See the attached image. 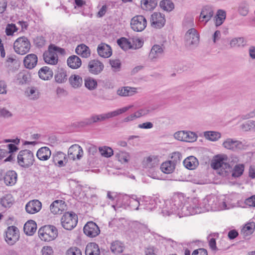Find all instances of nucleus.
I'll use <instances>...</instances> for the list:
<instances>
[{
    "instance_id": "41",
    "label": "nucleus",
    "mask_w": 255,
    "mask_h": 255,
    "mask_svg": "<svg viewBox=\"0 0 255 255\" xmlns=\"http://www.w3.org/2000/svg\"><path fill=\"white\" fill-rule=\"evenodd\" d=\"M175 168L174 163L170 160L163 162L160 166L161 171L165 174H169L173 172Z\"/></svg>"
},
{
    "instance_id": "25",
    "label": "nucleus",
    "mask_w": 255,
    "mask_h": 255,
    "mask_svg": "<svg viewBox=\"0 0 255 255\" xmlns=\"http://www.w3.org/2000/svg\"><path fill=\"white\" fill-rule=\"evenodd\" d=\"M158 0H141L140 5L142 9L146 11H152L157 6Z\"/></svg>"
},
{
    "instance_id": "47",
    "label": "nucleus",
    "mask_w": 255,
    "mask_h": 255,
    "mask_svg": "<svg viewBox=\"0 0 255 255\" xmlns=\"http://www.w3.org/2000/svg\"><path fill=\"white\" fill-rule=\"evenodd\" d=\"M205 137L211 141H216L221 137V134L219 132L214 131H206L204 132Z\"/></svg>"
},
{
    "instance_id": "46",
    "label": "nucleus",
    "mask_w": 255,
    "mask_h": 255,
    "mask_svg": "<svg viewBox=\"0 0 255 255\" xmlns=\"http://www.w3.org/2000/svg\"><path fill=\"white\" fill-rule=\"evenodd\" d=\"M255 229V224L254 222L246 224L241 230V234L245 236H248L253 233Z\"/></svg>"
},
{
    "instance_id": "9",
    "label": "nucleus",
    "mask_w": 255,
    "mask_h": 255,
    "mask_svg": "<svg viewBox=\"0 0 255 255\" xmlns=\"http://www.w3.org/2000/svg\"><path fill=\"white\" fill-rule=\"evenodd\" d=\"M78 223V216L73 212H66L61 217V223L62 226L67 230L74 229Z\"/></svg>"
},
{
    "instance_id": "20",
    "label": "nucleus",
    "mask_w": 255,
    "mask_h": 255,
    "mask_svg": "<svg viewBox=\"0 0 255 255\" xmlns=\"http://www.w3.org/2000/svg\"><path fill=\"white\" fill-rule=\"evenodd\" d=\"M99 55L103 58H109L112 54L111 47L105 43H100L97 47Z\"/></svg>"
},
{
    "instance_id": "12",
    "label": "nucleus",
    "mask_w": 255,
    "mask_h": 255,
    "mask_svg": "<svg viewBox=\"0 0 255 255\" xmlns=\"http://www.w3.org/2000/svg\"><path fill=\"white\" fill-rule=\"evenodd\" d=\"M5 241L10 246L14 245L19 239V231L14 226H9L5 232Z\"/></svg>"
},
{
    "instance_id": "11",
    "label": "nucleus",
    "mask_w": 255,
    "mask_h": 255,
    "mask_svg": "<svg viewBox=\"0 0 255 255\" xmlns=\"http://www.w3.org/2000/svg\"><path fill=\"white\" fill-rule=\"evenodd\" d=\"M185 45L190 49L196 47L199 42V34L195 28H191L186 32L185 36Z\"/></svg>"
},
{
    "instance_id": "29",
    "label": "nucleus",
    "mask_w": 255,
    "mask_h": 255,
    "mask_svg": "<svg viewBox=\"0 0 255 255\" xmlns=\"http://www.w3.org/2000/svg\"><path fill=\"white\" fill-rule=\"evenodd\" d=\"M67 63L68 66L73 69H78L82 64L81 59L76 55L70 56L67 59Z\"/></svg>"
},
{
    "instance_id": "35",
    "label": "nucleus",
    "mask_w": 255,
    "mask_h": 255,
    "mask_svg": "<svg viewBox=\"0 0 255 255\" xmlns=\"http://www.w3.org/2000/svg\"><path fill=\"white\" fill-rule=\"evenodd\" d=\"M158 160L156 156L151 155L147 157L143 161L144 167L150 168L155 167L158 164Z\"/></svg>"
},
{
    "instance_id": "55",
    "label": "nucleus",
    "mask_w": 255,
    "mask_h": 255,
    "mask_svg": "<svg viewBox=\"0 0 255 255\" xmlns=\"http://www.w3.org/2000/svg\"><path fill=\"white\" fill-rule=\"evenodd\" d=\"M218 234L214 233L213 234H210L208 236L207 239L209 242V245L211 249L213 251H216L217 248L216 247V242L215 238H212L213 236L215 237Z\"/></svg>"
},
{
    "instance_id": "33",
    "label": "nucleus",
    "mask_w": 255,
    "mask_h": 255,
    "mask_svg": "<svg viewBox=\"0 0 255 255\" xmlns=\"http://www.w3.org/2000/svg\"><path fill=\"white\" fill-rule=\"evenodd\" d=\"M157 204L154 199L147 198L145 201H141V208L147 211H152L156 208Z\"/></svg>"
},
{
    "instance_id": "6",
    "label": "nucleus",
    "mask_w": 255,
    "mask_h": 255,
    "mask_svg": "<svg viewBox=\"0 0 255 255\" xmlns=\"http://www.w3.org/2000/svg\"><path fill=\"white\" fill-rule=\"evenodd\" d=\"M211 166L214 169H220L219 174L223 176H227L231 169V166L227 162V157L216 155L212 160Z\"/></svg>"
},
{
    "instance_id": "13",
    "label": "nucleus",
    "mask_w": 255,
    "mask_h": 255,
    "mask_svg": "<svg viewBox=\"0 0 255 255\" xmlns=\"http://www.w3.org/2000/svg\"><path fill=\"white\" fill-rule=\"evenodd\" d=\"M146 25V19L141 15L134 16L130 20L131 28L134 31H142L145 28Z\"/></svg>"
},
{
    "instance_id": "38",
    "label": "nucleus",
    "mask_w": 255,
    "mask_h": 255,
    "mask_svg": "<svg viewBox=\"0 0 255 255\" xmlns=\"http://www.w3.org/2000/svg\"><path fill=\"white\" fill-rule=\"evenodd\" d=\"M128 206L130 208L133 210H137L139 207H141V201H139L137 196L135 195H132L128 200Z\"/></svg>"
},
{
    "instance_id": "44",
    "label": "nucleus",
    "mask_w": 255,
    "mask_h": 255,
    "mask_svg": "<svg viewBox=\"0 0 255 255\" xmlns=\"http://www.w3.org/2000/svg\"><path fill=\"white\" fill-rule=\"evenodd\" d=\"M247 43V41L244 37H237L234 38L231 40L230 45L231 47H243L246 45Z\"/></svg>"
},
{
    "instance_id": "31",
    "label": "nucleus",
    "mask_w": 255,
    "mask_h": 255,
    "mask_svg": "<svg viewBox=\"0 0 255 255\" xmlns=\"http://www.w3.org/2000/svg\"><path fill=\"white\" fill-rule=\"evenodd\" d=\"M183 163L187 169L192 170L198 165V161L195 157L190 156L185 158Z\"/></svg>"
},
{
    "instance_id": "52",
    "label": "nucleus",
    "mask_w": 255,
    "mask_h": 255,
    "mask_svg": "<svg viewBox=\"0 0 255 255\" xmlns=\"http://www.w3.org/2000/svg\"><path fill=\"white\" fill-rule=\"evenodd\" d=\"M99 150L101 154L106 157H111L114 154V151L112 148L105 146L104 147H100Z\"/></svg>"
},
{
    "instance_id": "7",
    "label": "nucleus",
    "mask_w": 255,
    "mask_h": 255,
    "mask_svg": "<svg viewBox=\"0 0 255 255\" xmlns=\"http://www.w3.org/2000/svg\"><path fill=\"white\" fill-rule=\"evenodd\" d=\"M38 235L41 240L49 242L54 240L58 236V231L53 225H45L38 230Z\"/></svg>"
},
{
    "instance_id": "23",
    "label": "nucleus",
    "mask_w": 255,
    "mask_h": 255,
    "mask_svg": "<svg viewBox=\"0 0 255 255\" xmlns=\"http://www.w3.org/2000/svg\"><path fill=\"white\" fill-rule=\"evenodd\" d=\"M214 11L209 6H204L200 13L199 19L201 21L207 22L213 16Z\"/></svg>"
},
{
    "instance_id": "26",
    "label": "nucleus",
    "mask_w": 255,
    "mask_h": 255,
    "mask_svg": "<svg viewBox=\"0 0 255 255\" xmlns=\"http://www.w3.org/2000/svg\"><path fill=\"white\" fill-rule=\"evenodd\" d=\"M85 255H100V250L98 244L95 243H88L85 249Z\"/></svg>"
},
{
    "instance_id": "62",
    "label": "nucleus",
    "mask_w": 255,
    "mask_h": 255,
    "mask_svg": "<svg viewBox=\"0 0 255 255\" xmlns=\"http://www.w3.org/2000/svg\"><path fill=\"white\" fill-rule=\"evenodd\" d=\"M34 43L37 47H42L45 44V40L44 37L38 36L34 39Z\"/></svg>"
},
{
    "instance_id": "1",
    "label": "nucleus",
    "mask_w": 255,
    "mask_h": 255,
    "mask_svg": "<svg viewBox=\"0 0 255 255\" xmlns=\"http://www.w3.org/2000/svg\"><path fill=\"white\" fill-rule=\"evenodd\" d=\"M186 199L182 193L174 194L170 200L164 202L161 213L163 216L176 215L181 218L183 217L184 203Z\"/></svg>"
},
{
    "instance_id": "64",
    "label": "nucleus",
    "mask_w": 255,
    "mask_h": 255,
    "mask_svg": "<svg viewBox=\"0 0 255 255\" xmlns=\"http://www.w3.org/2000/svg\"><path fill=\"white\" fill-rule=\"evenodd\" d=\"M42 255H53V251L50 246H44L41 250Z\"/></svg>"
},
{
    "instance_id": "36",
    "label": "nucleus",
    "mask_w": 255,
    "mask_h": 255,
    "mask_svg": "<svg viewBox=\"0 0 255 255\" xmlns=\"http://www.w3.org/2000/svg\"><path fill=\"white\" fill-rule=\"evenodd\" d=\"M69 81L74 88L80 87L83 83L82 78L78 75H72L69 78Z\"/></svg>"
},
{
    "instance_id": "37",
    "label": "nucleus",
    "mask_w": 255,
    "mask_h": 255,
    "mask_svg": "<svg viewBox=\"0 0 255 255\" xmlns=\"http://www.w3.org/2000/svg\"><path fill=\"white\" fill-rule=\"evenodd\" d=\"M240 144H241V142L239 141L232 138H228L223 143V145L225 148L232 150L236 149Z\"/></svg>"
},
{
    "instance_id": "32",
    "label": "nucleus",
    "mask_w": 255,
    "mask_h": 255,
    "mask_svg": "<svg viewBox=\"0 0 255 255\" xmlns=\"http://www.w3.org/2000/svg\"><path fill=\"white\" fill-rule=\"evenodd\" d=\"M76 53L83 58H87L90 56L89 48L84 44L79 45L75 49Z\"/></svg>"
},
{
    "instance_id": "50",
    "label": "nucleus",
    "mask_w": 255,
    "mask_h": 255,
    "mask_svg": "<svg viewBox=\"0 0 255 255\" xmlns=\"http://www.w3.org/2000/svg\"><path fill=\"white\" fill-rule=\"evenodd\" d=\"M244 167L243 164L236 165L233 169L232 176L235 178L241 176L244 171Z\"/></svg>"
},
{
    "instance_id": "30",
    "label": "nucleus",
    "mask_w": 255,
    "mask_h": 255,
    "mask_svg": "<svg viewBox=\"0 0 255 255\" xmlns=\"http://www.w3.org/2000/svg\"><path fill=\"white\" fill-rule=\"evenodd\" d=\"M53 71L47 66H44L40 68L38 71V75L40 79L48 80L53 76Z\"/></svg>"
},
{
    "instance_id": "42",
    "label": "nucleus",
    "mask_w": 255,
    "mask_h": 255,
    "mask_svg": "<svg viewBox=\"0 0 255 255\" xmlns=\"http://www.w3.org/2000/svg\"><path fill=\"white\" fill-rule=\"evenodd\" d=\"M110 249L112 253L118 255L123 252L124 246L121 242L116 241L112 243Z\"/></svg>"
},
{
    "instance_id": "53",
    "label": "nucleus",
    "mask_w": 255,
    "mask_h": 255,
    "mask_svg": "<svg viewBox=\"0 0 255 255\" xmlns=\"http://www.w3.org/2000/svg\"><path fill=\"white\" fill-rule=\"evenodd\" d=\"M242 128L245 131L255 130V121H249L243 124Z\"/></svg>"
},
{
    "instance_id": "40",
    "label": "nucleus",
    "mask_w": 255,
    "mask_h": 255,
    "mask_svg": "<svg viewBox=\"0 0 255 255\" xmlns=\"http://www.w3.org/2000/svg\"><path fill=\"white\" fill-rule=\"evenodd\" d=\"M135 89L129 87H124L117 90V93L121 96H131L135 93Z\"/></svg>"
},
{
    "instance_id": "60",
    "label": "nucleus",
    "mask_w": 255,
    "mask_h": 255,
    "mask_svg": "<svg viewBox=\"0 0 255 255\" xmlns=\"http://www.w3.org/2000/svg\"><path fill=\"white\" fill-rule=\"evenodd\" d=\"M66 255H82V252L78 248L73 247L66 251Z\"/></svg>"
},
{
    "instance_id": "49",
    "label": "nucleus",
    "mask_w": 255,
    "mask_h": 255,
    "mask_svg": "<svg viewBox=\"0 0 255 255\" xmlns=\"http://www.w3.org/2000/svg\"><path fill=\"white\" fill-rule=\"evenodd\" d=\"M118 44L121 47L122 49L124 50H127L131 47V45L130 42L125 37H122L117 40Z\"/></svg>"
},
{
    "instance_id": "56",
    "label": "nucleus",
    "mask_w": 255,
    "mask_h": 255,
    "mask_svg": "<svg viewBox=\"0 0 255 255\" xmlns=\"http://www.w3.org/2000/svg\"><path fill=\"white\" fill-rule=\"evenodd\" d=\"M171 160H170L176 166L179 163L182 159V155L179 152H175L172 154Z\"/></svg>"
},
{
    "instance_id": "27",
    "label": "nucleus",
    "mask_w": 255,
    "mask_h": 255,
    "mask_svg": "<svg viewBox=\"0 0 255 255\" xmlns=\"http://www.w3.org/2000/svg\"><path fill=\"white\" fill-rule=\"evenodd\" d=\"M37 229V224L33 220H29L26 222L23 227L25 234L28 236H32L35 232Z\"/></svg>"
},
{
    "instance_id": "48",
    "label": "nucleus",
    "mask_w": 255,
    "mask_h": 255,
    "mask_svg": "<svg viewBox=\"0 0 255 255\" xmlns=\"http://www.w3.org/2000/svg\"><path fill=\"white\" fill-rule=\"evenodd\" d=\"M215 18L216 26H218L221 25L226 18V12L222 9L218 10Z\"/></svg>"
},
{
    "instance_id": "63",
    "label": "nucleus",
    "mask_w": 255,
    "mask_h": 255,
    "mask_svg": "<svg viewBox=\"0 0 255 255\" xmlns=\"http://www.w3.org/2000/svg\"><path fill=\"white\" fill-rule=\"evenodd\" d=\"M12 116V113L5 108L0 109V117L3 118H8Z\"/></svg>"
},
{
    "instance_id": "2",
    "label": "nucleus",
    "mask_w": 255,
    "mask_h": 255,
    "mask_svg": "<svg viewBox=\"0 0 255 255\" xmlns=\"http://www.w3.org/2000/svg\"><path fill=\"white\" fill-rule=\"evenodd\" d=\"M131 106L125 107L115 111L99 115L93 114L90 117L84 119L81 122V125L83 126H90L98 122L106 121L107 119L115 117L128 111Z\"/></svg>"
},
{
    "instance_id": "15",
    "label": "nucleus",
    "mask_w": 255,
    "mask_h": 255,
    "mask_svg": "<svg viewBox=\"0 0 255 255\" xmlns=\"http://www.w3.org/2000/svg\"><path fill=\"white\" fill-rule=\"evenodd\" d=\"M83 231L87 236L93 238L97 236L100 233L98 225L94 222H88L84 227Z\"/></svg>"
},
{
    "instance_id": "39",
    "label": "nucleus",
    "mask_w": 255,
    "mask_h": 255,
    "mask_svg": "<svg viewBox=\"0 0 255 255\" xmlns=\"http://www.w3.org/2000/svg\"><path fill=\"white\" fill-rule=\"evenodd\" d=\"M159 6L162 10L167 12H170L174 8V4L171 0H161Z\"/></svg>"
},
{
    "instance_id": "22",
    "label": "nucleus",
    "mask_w": 255,
    "mask_h": 255,
    "mask_svg": "<svg viewBox=\"0 0 255 255\" xmlns=\"http://www.w3.org/2000/svg\"><path fill=\"white\" fill-rule=\"evenodd\" d=\"M65 206L64 201L61 200H57L50 205V209L54 214H60L64 210Z\"/></svg>"
},
{
    "instance_id": "3",
    "label": "nucleus",
    "mask_w": 255,
    "mask_h": 255,
    "mask_svg": "<svg viewBox=\"0 0 255 255\" xmlns=\"http://www.w3.org/2000/svg\"><path fill=\"white\" fill-rule=\"evenodd\" d=\"M202 212L205 211H217L227 209L225 201L220 202L215 195H210L204 198L202 202Z\"/></svg>"
},
{
    "instance_id": "58",
    "label": "nucleus",
    "mask_w": 255,
    "mask_h": 255,
    "mask_svg": "<svg viewBox=\"0 0 255 255\" xmlns=\"http://www.w3.org/2000/svg\"><path fill=\"white\" fill-rule=\"evenodd\" d=\"M17 30L15 24H8L5 28V32L7 35H12L13 33Z\"/></svg>"
},
{
    "instance_id": "51",
    "label": "nucleus",
    "mask_w": 255,
    "mask_h": 255,
    "mask_svg": "<svg viewBox=\"0 0 255 255\" xmlns=\"http://www.w3.org/2000/svg\"><path fill=\"white\" fill-rule=\"evenodd\" d=\"M85 86L89 90H92L96 88L97 82L94 79L87 78L85 80Z\"/></svg>"
},
{
    "instance_id": "28",
    "label": "nucleus",
    "mask_w": 255,
    "mask_h": 255,
    "mask_svg": "<svg viewBox=\"0 0 255 255\" xmlns=\"http://www.w3.org/2000/svg\"><path fill=\"white\" fill-rule=\"evenodd\" d=\"M51 155V150L46 146L42 147L39 148L37 151L36 156L40 160H48Z\"/></svg>"
},
{
    "instance_id": "24",
    "label": "nucleus",
    "mask_w": 255,
    "mask_h": 255,
    "mask_svg": "<svg viewBox=\"0 0 255 255\" xmlns=\"http://www.w3.org/2000/svg\"><path fill=\"white\" fill-rule=\"evenodd\" d=\"M164 52L163 45L155 44L152 47L149 54L150 59L153 60L161 57Z\"/></svg>"
},
{
    "instance_id": "45",
    "label": "nucleus",
    "mask_w": 255,
    "mask_h": 255,
    "mask_svg": "<svg viewBox=\"0 0 255 255\" xmlns=\"http://www.w3.org/2000/svg\"><path fill=\"white\" fill-rule=\"evenodd\" d=\"M55 80L58 83H65L67 80L66 71L63 69L58 70L55 75Z\"/></svg>"
},
{
    "instance_id": "17",
    "label": "nucleus",
    "mask_w": 255,
    "mask_h": 255,
    "mask_svg": "<svg viewBox=\"0 0 255 255\" xmlns=\"http://www.w3.org/2000/svg\"><path fill=\"white\" fill-rule=\"evenodd\" d=\"M104 67V64L98 60L90 61L88 65L89 72L94 75L100 73L103 71Z\"/></svg>"
},
{
    "instance_id": "59",
    "label": "nucleus",
    "mask_w": 255,
    "mask_h": 255,
    "mask_svg": "<svg viewBox=\"0 0 255 255\" xmlns=\"http://www.w3.org/2000/svg\"><path fill=\"white\" fill-rule=\"evenodd\" d=\"M239 12L243 16H246L249 12V6L246 3H242L239 7Z\"/></svg>"
},
{
    "instance_id": "16",
    "label": "nucleus",
    "mask_w": 255,
    "mask_h": 255,
    "mask_svg": "<svg viewBox=\"0 0 255 255\" xmlns=\"http://www.w3.org/2000/svg\"><path fill=\"white\" fill-rule=\"evenodd\" d=\"M83 154L82 148L78 144H74L68 149V156L69 159L73 160L80 159Z\"/></svg>"
},
{
    "instance_id": "8",
    "label": "nucleus",
    "mask_w": 255,
    "mask_h": 255,
    "mask_svg": "<svg viewBox=\"0 0 255 255\" xmlns=\"http://www.w3.org/2000/svg\"><path fill=\"white\" fill-rule=\"evenodd\" d=\"M17 159L18 165L23 168L29 167L33 164L34 161L33 153L27 149L20 151Z\"/></svg>"
},
{
    "instance_id": "61",
    "label": "nucleus",
    "mask_w": 255,
    "mask_h": 255,
    "mask_svg": "<svg viewBox=\"0 0 255 255\" xmlns=\"http://www.w3.org/2000/svg\"><path fill=\"white\" fill-rule=\"evenodd\" d=\"M186 131L182 130L179 131L174 133V137L180 141H185V137H186Z\"/></svg>"
},
{
    "instance_id": "57",
    "label": "nucleus",
    "mask_w": 255,
    "mask_h": 255,
    "mask_svg": "<svg viewBox=\"0 0 255 255\" xmlns=\"http://www.w3.org/2000/svg\"><path fill=\"white\" fill-rule=\"evenodd\" d=\"M185 137V142H193L197 139V136L196 134L190 131H186Z\"/></svg>"
},
{
    "instance_id": "10",
    "label": "nucleus",
    "mask_w": 255,
    "mask_h": 255,
    "mask_svg": "<svg viewBox=\"0 0 255 255\" xmlns=\"http://www.w3.org/2000/svg\"><path fill=\"white\" fill-rule=\"evenodd\" d=\"M30 47V41L25 36L18 38L13 43L15 52L20 55H24L28 52Z\"/></svg>"
},
{
    "instance_id": "34",
    "label": "nucleus",
    "mask_w": 255,
    "mask_h": 255,
    "mask_svg": "<svg viewBox=\"0 0 255 255\" xmlns=\"http://www.w3.org/2000/svg\"><path fill=\"white\" fill-rule=\"evenodd\" d=\"M14 200L12 195L7 194L4 195L0 199V204L4 208H10L13 204Z\"/></svg>"
},
{
    "instance_id": "21",
    "label": "nucleus",
    "mask_w": 255,
    "mask_h": 255,
    "mask_svg": "<svg viewBox=\"0 0 255 255\" xmlns=\"http://www.w3.org/2000/svg\"><path fill=\"white\" fill-rule=\"evenodd\" d=\"M17 175L13 170L7 171L3 177L4 182L7 186H12L16 183Z\"/></svg>"
},
{
    "instance_id": "19",
    "label": "nucleus",
    "mask_w": 255,
    "mask_h": 255,
    "mask_svg": "<svg viewBox=\"0 0 255 255\" xmlns=\"http://www.w3.org/2000/svg\"><path fill=\"white\" fill-rule=\"evenodd\" d=\"M38 61L37 56L35 54L27 55L23 59L24 66L29 69H32L37 65Z\"/></svg>"
},
{
    "instance_id": "18",
    "label": "nucleus",
    "mask_w": 255,
    "mask_h": 255,
    "mask_svg": "<svg viewBox=\"0 0 255 255\" xmlns=\"http://www.w3.org/2000/svg\"><path fill=\"white\" fill-rule=\"evenodd\" d=\"M42 204L38 200H33L28 202L25 206L27 213L33 214L38 212L41 209Z\"/></svg>"
},
{
    "instance_id": "5",
    "label": "nucleus",
    "mask_w": 255,
    "mask_h": 255,
    "mask_svg": "<svg viewBox=\"0 0 255 255\" xmlns=\"http://www.w3.org/2000/svg\"><path fill=\"white\" fill-rule=\"evenodd\" d=\"M57 53L64 54L65 53V50L63 48L51 44L48 47V50L45 51L43 53V56L44 61L49 64H56L58 62Z\"/></svg>"
},
{
    "instance_id": "14",
    "label": "nucleus",
    "mask_w": 255,
    "mask_h": 255,
    "mask_svg": "<svg viewBox=\"0 0 255 255\" xmlns=\"http://www.w3.org/2000/svg\"><path fill=\"white\" fill-rule=\"evenodd\" d=\"M150 21L151 26L155 28H161L165 23V15L160 12H155L150 16Z\"/></svg>"
},
{
    "instance_id": "4",
    "label": "nucleus",
    "mask_w": 255,
    "mask_h": 255,
    "mask_svg": "<svg viewBox=\"0 0 255 255\" xmlns=\"http://www.w3.org/2000/svg\"><path fill=\"white\" fill-rule=\"evenodd\" d=\"M198 198L188 199L184 203V210L182 215L184 216L193 215L202 213V205Z\"/></svg>"
},
{
    "instance_id": "43",
    "label": "nucleus",
    "mask_w": 255,
    "mask_h": 255,
    "mask_svg": "<svg viewBox=\"0 0 255 255\" xmlns=\"http://www.w3.org/2000/svg\"><path fill=\"white\" fill-rule=\"evenodd\" d=\"M115 154L116 158L122 163L128 162L129 159V155L128 153L123 151H116L115 152Z\"/></svg>"
},
{
    "instance_id": "54",
    "label": "nucleus",
    "mask_w": 255,
    "mask_h": 255,
    "mask_svg": "<svg viewBox=\"0 0 255 255\" xmlns=\"http://www.w3.org/2000/svg\"><path fill=\"white\" fill-rule=\"evenodd\" d=\"M18 77L21 80L20 82L22 84L29 82L31 79V75L27 71L20 72L18 75Z\"/></svg>"
}]
</instances>
